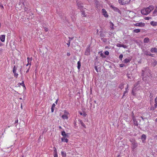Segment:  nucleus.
Segmentation results:
<instances>
[{
	"label": "nucleus",
	"mask_w": 157,
	"mask_h": 157,
	"mask_svg": "<svg viewBox=\"0 0 157 157\" xmlns=\"http://www.w3.org/2000/svg\"><path fill=\"white\" fill-rule=\"evenodd\" d=\"M80 10L81 11V13L82 16L83 17H86V13L85 12V10H84V9H82Z\"/></svg>",
	"instance_id": "obj_11"
},
{
	"label": "nucleus",
	"mask_w": 157,
	"mask_h": 157,
	"mask_svg": "<svg viewBox=\"0 0 157 157\" xmlns=\"http://www.w3.org/2000/svg\"><path fill=\"white\" fill-rule=\"evenodd\" d=\"M1 41L2 42H4L5 41V40H1Z\"/></svg>",
	"instance_id": "obj_59"
},
{
	"label": "nucleus",
	"mask_w": 157,
	"mask_h": 157,
	"mask_svg": "<svg viewBox=\"0 0 157 157\" xmlns=\"http://www.w3.org/2000/svg\"><path fill=\"white\" fill-rule=\"evenodd\" d=\"M105 54L107 56H108L109 54V52L108 51H106L105 52Z\"/></svg>",
	"instance_id": "obj_31"
},
{
	"label": "nucleus",
	"mask_w": 157,
	"mask_h": 157,
	"mask_svg": "<svg viewBox=\"0 0 157 157\" xmlns=\"http://www.w3.org/2000/svg\"><path fill=\"white\" fill-rule=\"evenodd\" d=\"M155 106H151L150 108V110H153L155 109Z\"/></svg>",
	"instance_id": "obj_32"
},
{
	"label": "nucleus",
	"mask_w": 157,
	"mask_h": 157,
	"mask_svg": "<svg viewBox=\"0 0 157 157\" xmlns=\"http://www.w3.org/2000/svg\"><path fill=\"white\" fill-rule=\"evenodd\" d=\"M5 35H1L0 37V39H5Z\"/></svg>",
	"instance_id": "obj_27"
},
{
	"label": "nucleus",
	"mask_w": 157,
	"mask_h": 157,
	"mask_svg": "<svg viewBox=\"0 0 157 157\" xmlns=\"http://www.w3.org/2000/svg\"><path fill=\"white\" fill-rule=\"evenodd\" d=\"M54 109L53 108H52V107L51 108V112H54Z\"/></svg>",
	"instance_id": "obj_49"
},
{
	"label": "nucleus",
	"mask_w": 157,
	"mask_h": 157,
	"mask_svg": "<svg viewBox=\"0 0 157 157\" xmlns=\"http://www.w3.org/2000/svg\"><path fill=\"white\" fill-rule=\"evenodd\" d=\"M78 121H79L80 124L82 126H83L85 128H86V125L84 124V123L81 120H78Z\"/></svg>",
	"instance_id": "obj_17"
},
{
	"label": "nucleus",
	"mask_w": 157,
	"mask_h": 157,
	"mask_svg": "<svg viewBox=\"0 0 157 157\" xmlns=\"http://www.w3.org/2000/svg\"><path fill=\"white\" fill-rule=\"evenodd\" d=\"M94 69L97 72H98L97 66H95L94 67Z\"/></svg>",
	"instance_id": "obj_45"
},
{
	"label": "nucleus",
	"mask_w": 157,
	"mask_h": 157,
	"mask_svg": "<svg viewBox=\"0 0 157 157\" xmlns=\"http://www.w3.org/2000/svg\"><path fill=\"white\" fill-rule=\"evenodd\" d=\"M144 39H145V40H146V39H149L148 38H147V37H146V38H145Z\"/></svg>",
	"instance_id": "obj_61"
},
{
	"label": "nucleus",
	"mask_w": 157,
	"mask_h": 157,
	"mask_svg": "<svg viewBox=\"0 0 157 157\" xmlns=\"http://www.w3.org/2000/svg\"><path fill=\"white\" fill-rule=\"evenodd\" d=\"M16 70H17V68L15 66H14L13 68V73H14V72L15 71H16Z\"/></svg>",
	"instance_id": "obj_28"
},
{
	"label": "nucleus",
	"mask_w": 157,
	"mask_h": 157,
	"mask_svg": "<svg viewBox=\"0 0 157 157\" xmlns=\"http://www.w3.org/2000/svg\"><path fill=\"white\" fill-rule=\"evenodd\" d=\"M140 31V29H135L133 30V32L135 33H138Z\"/></svg>",
	"instance_id": "obj_25"
},
{
	"label": "nucleus",
	"mask_w": 157,
	"mask_h": 157,
	"mask_svg": "<svg viewBox=\"0 0 157 157\" xmlns=\"http://www.w3.org/2000/svg\"><path fill=\"white\" fill-rule=\"evenodd\" d=\"M100 35L101 37H103L104 36V34L102 32H100Z\"/></svg>",
	"instance_id": "obj_38"
},
{
	"label": "nucleus",
	"mask_w": 157,
	"mask_h": 157,
	"mask_svg": "<svg viewBox=\"0 0 157 157\" xmlns=\"http://www.w3.org/2000/svg\"><path fill=\"white\" fill-rule=\"evenodd\" d=\"M68 137V135H67V134H66V135H64L63 136V137L62 138H67Z\"/></svg>",
	"instance_id": "obj_37"
},
{
	"label": "nucleus",
	"mask_w": 157,
	"mask_h": 157,
	"mask_svg": "<svg viewBox=\"0 0 157 157\" xmlns=\"http://www.w3.org/2000/svg\"><path fill=\"white\" fill-rule=\"evenodd\" d=\"M155 108H157V96L155 98Z\"/></svg>",
	"instance_id": "obj_26"
},
{
	"label": "nucleus",
	"mask_w": 157,
	"mask_h": 157,
	"mask_svg": "<svg viewBox=\"0 0 157 157\" xmlns=\"http://www.w3.org/2000/svg\"><path fill=\"white\" fill-rule=\"evenodd\" d=\"M54 157H58L57 152L54 155Z\"/></svg>",
	"instance_id": "obj_46"
},
{
	"label": "nucleus",
	"mask_w": 157,
	"mask_h": 157,
	"mask_svg": "<svg viewBox=\"0 0 157 157\" xmlns=\"http://www.w3.org/2000/svg\"><path fill=\"white\" fill-rule=\"evenodd\" d=\"M150 24L153 26H155L157 25V22L152 21L151 22Z\"/></svg>",
	"instance_id": "obj_18"
},
{
	"label": "nucleus",
	"mask_w": 157,
	"mask_h": 157,
	"mask_svg": "<svg viewBox=\"0 0 157 157\" xmlns=\"http://www.w3.org/2000/svg\"><path fill=\"white\" fill-rule=\"evenodd\" d=\"M29 69H28L27 70V71H26V73H28V72H29Z\"/></svg>",
	"instance_id": "obj_57"
},
{
	"label": "nucleus",
	"mask_w": 157,
	"mask_h": 157,
	"mask_svg": "<svg viewBox=\"0 0 157 157\" xmlns=\"http://www.w3.org/2000/svg\"><path fill=\"white\" fill-rule=\"evenodd\" d=\"M61 155L63 157H66V153L64 152L63 151L61 152Z\"/></svg>",
	"instance_id": "obj_24"
},
{
	"label": "nucleus",
	"mask_w": 157,
	"mask_h": 157,
	"mask_svg": "<svg viewBox=\"0 0 157 157\" xmlns=\"http://www.w3.org/2000/svg\"><path fill=\"white\" fill-rule=\"evenodd\" d=\"M134 40L139 45H142L143 42L141 41L140 40Z\"/></svg>",
	"instance_id": "obj_10"
},
{
	"label": "nucleus",
	"mask_w": 157,
	"mask_h": 157,
	"mask_svg": "<svg viewBox=\"0 0 157 157\" xmlns=\"http://www.w3.org/2000/svg\"><path fill=\"white\" fill-rule=\"evenodd\" d=\"M110 27H111V29H114V28L113 27L114 25H113V23L112 22H110Z\"/></svg>",
	"instance_id": "obj_23"
},
{
	"label": "nucleus",
	"mask_w": 157,
	"mask_h": 157,
	"mask_svg": "<svg viewBox=\"0 0 157 157\" xmlns=\"http://www.w3.org/2000/svg\"><path fill=\"white\" fill-rule=\"evenodd\" d=\"M90 45H89L87 46V47L86 49V51L85 52V54H84L85 55L89 56V55H90Z\"/></svg>",
	"instance_id": "obj_6"
},
{
	"label": "nucleus",
	"mask_w": 157,
	"mask_h": 157,
	"mask_svg": "<svg viewBox=\"0 0 157 157\" xmlns=\"http://www.w3.org/2000/svg\"><path fill=\"white\" fill-rule=\"evenodd\" d=\"M117 46L118 47H122L124 48H127V46L126 45L121 44L118 43L117 44Z\"/></svg>",
	"instance_id": "obj_13"
},
{
	"label": "nucleus",
	"mask_w": 157,
	"mask_h": 157,
	"mask_svg": "<svg viewBox=\"0 0 157 157\" xmlns=\"http://www.w3.org/2000/svg\"><path fill=\"white\" fill-rule=\"evenodd\" d=\"M69 114L68 112H67L66 110H64V114L62 116V118L63 119H66L67 120L68 119V117L67 116V114Z\"/></svg>",
	"instance_id": "obj_8"
},
{
	"label": "nucleus",
	"mask_w": 157,
	"mask_h": 157,
	"mask_svg": "<svg viewBox=\"0 0 157 157\" xmlns=\"http://www.w3.org/2000/svg\"><path fill=\"white\" fill-rule=\"evenodd\" d=\"M132 113V119L133 121V122L134 124L135 125L137 126L139 124V123H140V120L139 119H136L135 117L134 116V113H133V112Z\"/></svg>",
	"instance_id": "obj_4"
},
{
	"label": "nucleus",
	"mask_w": 157,
	"mask_h": 157,
	"mask_svg": "<svg viewBox=\"0 0 157 157\" xmlns=\"http://www.w3.org/2000/svg\"><path fill=\"white\" fill-rule=\"evenodd\" d=\"M13 73L14 74V77H15L16 78H17V77H18V74L16 73V71H15L14 72V73Z\"/></svg>",
	"instance_id": "obj_30"
},
{
	"label": "nucleus",
	"mask_w": 157,
	"mask_h": 157,
	"mask_svg": "<svg viewBox=\"0 0 157 157\" xmlns=\"http://www.w3.org/2000/svg\"><path fill=\"white\" fill-rule=\"evenodd\" d=\"M123 57V55L122 54H121L119 56V58L120 60H122V58Z\"/></svg>",
	"instance_id": "obj_34"
},
{
	"label": "nucleus",
	"mask_w": 157,
	"mask_h": 157,
	"mask_svg": "<svg viewBox=\"0 0 157 157\" xmlns=\"http://www.w3.org/2000/svg\"><path fill=\"white\" fill-rule=\"evenodd\" d=\"M77 64H78L77 67H78V70H79L80 69V67H81V62H80V61H79L78 62Z\"/></svg>",
	"instance_id": "obj_22"
},
{
	"label": "nucleus",
	"mask_w": 157,
	"mask_h": 157,
	"mask_svg": "<svg viewBox=\"0 0 157 157\" xmlns=\"http://www.w3.org/2000/svg\"><path fill=\"white\" fill-rule=\"evenodd\" d=\"M58 99H57V100H56V102H55V103L57 104V102H58Z\"/></svg>",
	"instance_id": "obj_54"
},
{
	"label": "nucleus",
	"mask_w": 157,
	"mask_h": 157,
	"mask_svg": "<svg viewBox=\"0 0 157 157\" xmlns=\"http://www.w3.org/2000/svg\"><path fill=\"white\" fill-rule=\"evenodd\" d=\"M140 117L143 120H144V119H145V118H144L142 117ZM145 119H147L146 118H145Z\"/></svg>",
	"instance_id": "obj_56"
},
{
	"label": "nucleus",
	"mask_w": 157,
	"mask_h": 157,
	"mask_svg": "<svg viewBox=\"0 0 157 157\" xmlns=\"http://www.w3.org/2000/svg\"><path fill=\"white\" fill-rule=\"evenodd\" d=\"M55 104H54V103H53L52 105V108H54L55 107Z\"/></svg>",
	"instance_id": "obj_50"
},
{
	"label": "nucleus",
	"mask_w": 157,
	"mask_h": 157,
	"mask_svg": "<svg viewBox=\"0 0 157 157\" xmlns=\"http://www.w3.org/2000/svg\"><path fill=\"white\" fill-rule=\"evenodd\" d=\"M157 13V10H155L154 12H153V14H155Z\"/></svg>",
	"instance_id": "obj_48"
},
{
	"label": "nucleus",
	"mask_w": 157,
	"mask_h": 157,
	"mask_svg": "<svg viewBox=\"0 0 157 157\" xmlns=\"http://www.w3.org/2000/svg\"><path fill=\"white\" fill-rule=\"evenodd\" d=\"M149 40H144V43H147L149 42Z\"/></svg>",
	"instance_id": "obj_43"
},
{
	"label": "nucleus",
	"mask_w": 157,
	"mask_h": 157,
	"mask_svg": "<svg viewBox=\"0 0 157 157\" xmlns=\"http://www.w3.org/2000/svg\"><path fill=\"white\" fill-rule=\"evenodd\" d=\"M154 9V7L152 6H150L148 7L142 9L141 13L142 14L147 15L149 13Z\"/></svg>",
	"instance_id": "obj_1"
},
{
	"label": "nucleus",
	"mask_w": 157,
	"mask_h": 157,
	"mask_svg": "<svg viewBox=\"0 0 157 157\" xmlns=\"http://www.w3.org/2000/svg\"><path fill=\"white\" fill-rule=\"evenodd\" d=\"M124 65V64H121L120 65V67H123Z\"/></svg>",
	"instance_id": "obj_41"
},
{
	"label": "nucleus",
	"mask_w": 157,
	"mask_h": 157,
	"mask_svg": "<svg viewBox=\"0 0 157 157\" xmlns=\"http://www.w3.org/2000/svg\"><path fill=\"white\" fill-rule=\"evenodd\" d=\"M155 138H156V139H157V136H155Z\"/></svg>",
	"instance_id": "obj_62"
},
{
	"label": "nucleus",
	"mask_w": 157,
	"mask_h": 157,
	"mask_svg": "<svg viewBox=\"0 0 157 157\" xmlns=\"http://www.w3.org/2000/svg\"><path fill=\"white\" fill-rule=\"evenodd\" d=\"M129 140L131 143V148L133 151L138 147V144L134 139H130Z\"/></svg>",
	"instance_id": "obj_2"
},
{
	"label": "nucleus",
	"mask_w": 157,
	"mask_h": 157,
	"mask_svg": "<svg viewBox=\"0 0 157 157\" xmlns=\"http://www.w3.org/2000/svg\"><path fill=\"white\" fill-rule=\"evenodd\" d=\"M100 56H101L102 57H105V56H104L103 54L102 53H101Z\"/></svg>",
	"instance_id": "obj_47"
},
{
	"label": "nucleus",
	"mask_w": 157,
	"mask_h": 157,
	"mask_svg": "<svg viewBox=\"0 0 157 157\" xmlns=\"http://www.w3.org/2000/svg\"><path fill=\"white\" fill-rule=\"evenodd\" d=\"M155 121H157V118L155 119Z\"/></svg>",
	"instance_id": "obj_64"
},
{
	"label": "nucleus",
	"mask_w": 157,
	"mask_h": 157,
	"mask_svg": "<svg viewBox=\"0 0 157 157\" xmlns=\"http://www.w3.org/2000/svg\"><path fill=\"white\" fill-rule=\"evenodd\" d=\"M143 72L142 73V75L143 76H149L150 74V71L148 69V68L147 67H146L144 70H143L142 71Z\"/></svg>",
	"instance_id": "obj_3"
},
{
	"label": "nucleus",
	"mask_w": 157,
	"mask_h": 157,
	"mask_svg": "<svg viewBox=\"0 0 157 157\" xmlns=\"http://www.w3.org/2000/svg\"><path fill=\"white\" fill-rule=\"evenodd\" d=\"M44 31L46 32H47L48 31V28L46 27L44 28Z\"/></svg>",
	"instance_id": "obj_40"
},
{
	"label": "nucleus",
	"mask_w": 157,
	"mask_h": 157,
	"mask_svg": "<svg viewBox=\"0 0 157 157\" xmlns=\"http://www.w3.org/2000/svg\"><path fill=\"white\" fill-rule=\"evenodd\" d=\"M131 0H119V3L122 5L128 4Z\"/></svg>",
	"instance_id": "obj_5"
},
{
	"label": "nucleus",
	"mask_w": 157,
	"mask_h": 157,
	"mask_svg": "<svg viewBox=\"0 0 157 157\" xmlns=\"http://www.w3.org/2000/svg\"><path fill=\"white\" fill-rule=\"evenodd\" d=\"M21 85H24V82L23 81V82L21 84Z\"/></svg>",
	"instance_id": "obj_53"
},
{
	"label": "nucleus",
	"mask_w": 157,
	"mask_h": 157,
	"mask_svg": "<svg viewBox=\"0 0 157 157\" xmlns=\"http://www.w3.org/2000/svg\"><path fill=\"white\" fill-rule=\"evenodd\" d=\"M127 93H128V91L127 90H126L124 92V94H123L122 98H123L124 97V96H125V95H127Z\"/></svg>",
	"instance_id": "obj_33"
},
{
	"label": "nucleus",
	"mask_w": 157,
	"mask_h": 157,
	"mask_svg": "<svg viewBox=\"0 0 157 157\" xmlns=\"http://www.w3.org/2000/svg\"><path fill=\"white\" fill-rule=\"evenodd\" d=\"M77 5L78 6V8L81 10L82 9H85L84 8L83 6H82V4L80 3L79 2H77Z\"/></svg>",
	"instance_id": "obj_7"
},
{
	"label": "nucleus",
	"mask_w": 157,
	"mask_h": 157,
	"mask_svg": "<svg viewBox=\"0 0 157 157\" xmlns=\"http://www.w3.org/2000/svg\"><path fill=\"white\" fill-rule=\"evenodd\" d=\"M66 133L64 131H63L62 132L61 134L63 136L65 135H66Z\"/></svg>",
	"instance_id": "obj_36"
},
{
	"label": "nucleus",
	"mask_w": 157,
	"mask_h": 157,
	"mask_svg": "<svg viewBox=\"0 0 157 157\" xmlns=\"http://www.w3.org/2000/svg\"><path fill=\"white\" fill-rule=\"evenodd\" d=\"M151 51L152 52H157V48H152L151 50Z\"/></svg>",
	"instance_id": "obj_15"
},
{
	"label": "nucleus",
	"mask_w": 157,
	"mask_h": 157,
	"mask_svg": "<svg viewBox=\"0 0 157 157\" xmlns=\"http://www.w3.org/2000/svg\"><path fill=\"white\" fill-rule=\"evenodd\" d=\"M70 40L68 41V42L67 43V44L68 46V47L70 46Z\"/></svg>",
	"instance_id": "obj_39"
},
{
	"label": "nucleus",
	"mask_w": 157,
	"mask_h": 157,
	"mask_svg": "<svg viewBox=\"0 0 157 157\" xmlns=\"http://www.w3.org/2000/svg\"><path fill=\"white\" fill-rule=\"evenodd\" d=\"M105 48L106 49L107 48H108V46H106V47H105Z\"/></svg>",
	"instance_id": "obj_63"
},
{
	"label": "nucleus",
	"mask_w": 157,
	"mask_h": 157,
	"mask_svg": "<svg viewBox=\"0 0 157 157\" xmlns=\"http://www.w3.org/2000/svg\"><path fill=\"white\" fill-rule=\"evenodd\" d=\"M127 86L126 87V89H125L126 90H127L128 88V84Z\"/></svg>",
	"instance_id": "obj_60"
},
{
	"label": "nucleus",
	"mask_w": 157,
	"mask_h": 157,
	"mask_svg": "<svg viewBox=\"0 0 157 157\" xmlns=\"http://www.w3.org/2000/svg\"><path fill=\"white\" fill-rule=\"evenodd\" d=\"M70 55V54L69 52H67V56H69Z\"/></svg>",
	"instance_id": "obj_51"
},
{
	"label": "nucleus",
	"mask_w": 157,
	"mask_h": 157,
	"mask_svg": "<svg viewBox=\"0 0 157 157\" xmlns=\"http://www.w3.org/2000/svg\"><path fill=\"white\" fill-rule=\"evenodd\" d=\"M0 7L1 8V9L2 10H3L4 9V7H3V5L1 4V5H0Z\"/></svg>",
	"instance_id": "obj_42"
},
{
	"label": "nucleus",
	"mask_w": 157,
	"mask_h": 157,
	"mask_svg": "<svg viewBox=\"0 0 157 157\" xmlns=\"http://www.w3.org/2000/svg\"><path fill=\"white\" fill-rule=\"evenodd\" d=\"M151 18L150 17H145V20H149Z\"/></svg>",
	"instance_id": "obj_44"
},
{
	"label": "nucleus",
	"mask_w": 157,
	"mask_h": 157,
	"mask_svg": "<svg viewBox=\"0 0 157 157\" xmlns=\"http://www.w3.org/2000/svg\"><path fill=\"white\" fill-rule=\"evenodd\" d=\"M145 24L144 23L140 22L136 23L135 25L137 26L144 27L145 26Z\"/></svg>",
	"instance_id": "obj_9"
},
{
	"label": "nucleus",
	"mask_w": 157,
	"mask_h": 157,
	"mask_svg": "<svg viewBox=\"0 0 157 157\" xmlns=\"http://www.w3.org/2000/svg\"><path fill=\"white\" fill-rule=\"evenodd\" d=\"M119 87H120V89H122L123 88V85H122V86H120Z\"/></svg>",
	"instance_id": "obj_52"
},
{
	"label": "nucleus",
	"mask_w": 157,
	"mask_h": 157,
	"mask_svg": "<svg viewBox=\"0 0 157 157\" xmlns=\"http://www.w3.org/2000/svg\"><path fill=\"white\" fill-rule=\"evenodd\" d=\"M131 60V59H126L124 60V62L125 63H127L129 62Z\"/></svg>",
	"instance_id": "obj_16"
},
{
	"label": "nucleus",
	"mask_w": 157,
	"mask_h": 157,
	"mask_svg": "<svg viewBox=\"0 0 157 157\" xmlns=\"http://www.w3.org/2000/svg\"><path fill=\"white\" fill-rule=\"evenodd\" d=\"M27 61H28V64H29L30 65H31V61L32 60V58H29V57H27Z\"/></svg>",
	"instance_id": "obj_14"
},
{
	"label": "nucleus",
	"mask_w": 157,
	"mask_h": 157,
	"mask_svg": "<svg viewBox=\"0 0 157 157\" xmlns=\"http://www.w3.org/2000/svg\"><path fill=\"white\" fill-rule=\"evenodd\" d=\"M157 63V62L156 60H155L153 63V65L154 66H155Z\"/></svg>",
	"instance_id": "obj_29"
},
{
	"label": "nucleus",
	"mask_w": 157,
	"mask_h": 157,
	"mask_svg": "<svg viewBox=\"0 0 157 157\" xmlns=\"http://www.w3.org/2000/svg\"><path fill=\"white\" fill-rule=\"evenodd\" d=\"M80 113V115H82V116H84V117H85V116H86V113H82V112H80V113Z\"/></svg>",
	"instance_id": "obj_35"
},
{
	"label": "nucleus",
	"mask_w": 157,
	"mask_h": 157,
	"mask_svg": "<svg viewBox=\"0 0 157 157\" xmlns=\"http://www.w3.org/2000/svg\"><path fill=\"white\" fill-rule=\"evenodd\" d=\"M61 140L62 142H66V143L68 142V139L66 138H62Z\"/></svg>",
	"instance_id": "obj_20"
},
{
	"label": "nucleus",
	"mask_w": 157,
	"mask_h": 157,
	"mask_svg": "<svg viewBox=\"0 0 157 157\" xmlns=\"http://www.w3.org/2000/svg\"><path fill=\"white\" fill-rule=\"evenodd\" d=\"M103 15L106 17H108V15L106 14L107 12L106 10L103 9L102 10Z\"/></svg>",
	"instance_id": "obj_12"
},
{
	"label": "nucleus",
	"mask_w": 157,
	"mask_h": 157,
	"mask_svg": "<svg viewBox=\"0 0 157 157\" xmlns=\"http://www.w3.org/2000/svg\"><path fill=\"white\" fill-rule=\"evenodd\" d=\"M146 138V136L145 135V134H143L141 137V138L142 140V141H143V140H145Z\"/></svg>",
	"instance_id": "obj_19"
},
{
	"label": "nucleus",
	"mask_w": 157,
	"mask_h": 157,
	"mask_svg": "<svg viewBox=\"0 0 157 157\" xmlns=\"http://www.w3.org/2000/svg\"><path fill=\"white\" fill-rule=\"evenodd\" d=\"M18 122V120L17 119V120L15 121V123H17Z\"/></svg>",
	"instance_id": "obj_55"
},
{
	"label": "nucleus",
	"mask_w": 157,
	"mask_h": 157,
	"mask_svg": "<svg viewBox=\"0 0 157 157\" xmlns=\"http://www.w3.org/2000/svg\"><path fill=\"white\" fill-rule=\"evenodd\" d=\"M3 45V44L2 43H0V46H2Z\"/></svg>",
	"instance_id": "obj_58"
},
{
	"label": "nucleus",
	"mask_w": 157,
	"mask_h": 157,
	"mask_svg": "<svg viewBox=\"0 0 157 157\" xmlns=\"http://www.w3.org/2000/svg\"><path fill=\"white\" fill-rule=\"evenodd\" d=\"M144 54L147 56H151V53L150 52H149L147 51L145 52H144Z\"/></svg>",
	"instance_id": "obj_21"
}]
</instances>
